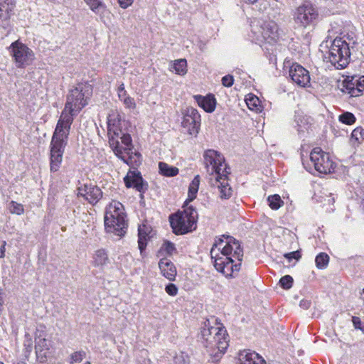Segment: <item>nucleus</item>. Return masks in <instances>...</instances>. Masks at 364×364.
Segmentation results:
<instances>
[{"mask_svg": "<svg viewBox=\"0 0 364 364\" xmlns=\"http://www.w3.org/2000/svg\"><path fill=\"white\" fill-rule=\"evenodd\" d=\"M215 247L221 250L223 257L215 259L216 269L223 274L239 272L243 257V250L238 240L230 235H223L215 240L211 249L210 254L213 258Z\"/></svg>", "mask_w": 364, "mask_h": 364, "instance_id": "nucleus-1", "label": "nucleus"}, {"mask_svg": "<svg viewBox=\"0 0 364 364\" xmlns=\"http://www.w3.org/2000/svg\"><path fill=\"white\" fill-rule=\"evenodd\" d=\"M198 341L208 349L210 358V364H218L228 347V333L223 326H213L207 319L203 323L198 335Z\"/></svg>", "mask_w": 364, "mask_h": 364, "instance_id": "nucleus-2", "label": "nucleus"}, {"mask_svg": "<svg viewBox=\"0 0 364 364\" xmlns=\"http://www.w3.org/2000/svg\"><path fill=\"white\" fill-rule=\"evenodd\" d=\"M72 119L65 114L58 119L50 143V169L56 172L60 167L65 146L68 144Z\"/></svg>", "mask_w": 364, "mask_h": 364, "instance_id": "nucleus-3", "label": "nucleus"}, {"mask_svg": "<svg viewBox=\"0 0 364 364\" xmlns=\"http://www.w3.org/2000/svg\"><path fill=\"white\" fill-rule=\"evenodd\" d=\"M92 94V87L87 82L78 83L76 87L70 89L59 119H61L65 114L71 118L73 122V117L88 104V100Z\"/></svg>", "mask_w": 364, "mask_h": 364, "instance_id": "nucleus-4", "label": "nucleus"}, {"mask_svg": "<svg viewBox=\"0 0 364 364\" xmlns=\"http://www.w3.org/2000/svg\"><path fill=\"white\" fill-rule=\"evenodd\" d=\"M349 44L342 38H336L329 48L328 57L331 63L337 69L346 68L350 62Z\"/></svg>", "mask_w": 364, "mask_h": 364, "instance_id": "nucleus-5", "label": "nucleus"}, {"mask_svg": "<svg viewBox=\"0 0 364 364\" xmlns=\"http://www.w3.org/2000/svg\"><path fill=\"white\" fill-rule=\"evenodd\" d=\"M204 164L207 172L210 173L213 178H223V176H227L230 174L228 166L225 164V158L218 151L209 149L204 153ZM216 181H219L216 179Z\"/></svg>", "mask_w": 364, "mask_h": 364, "instance_id": "nucleus-6", "label": "nucleus"}, {"mask_svg": "<svg viewBox=\"0 0 364 364\" xmlns=\"http://www.w3.org/2000/svg\"><path fill=\"white\" fill-rule=\"evenodd\" d=\"M9 50L18 68H24L31 65L35 58L33 51L19 41L13 42Z\"/></svg>", "mask_w": 364, "mask_h": 364, "instance_id": "nucleus-7", "label": "nucleus"}, {"mask_svg": "<svg viewBox=\"0 0 364 364\" xmlns=\"http://www.w3.org/2000/svg\"><path fill=\"white\" fill-rule=\"evenodd\" d=\"M310 161L314 168L321 173H329L334 171L336 165L328 154L321 148H314L310 154Z\"/></svg>", "mask_w": 364, "mask_h": 364, "instance_id": "nucleus-8", "label": "nucleus"}, {"mask_svg": "<svg viewBox=\"0 0 364 364\" xmlns=\"http://www.w3.org/2000/svg\"><path fill=\"white\" fill-rule=\"evenodd\" d=\"M318 15L316 8L311 3L306 2L296 9L293 16L296 24L306 27L317 18Z\"/></svg>", "mask_w": 364, "mask_h": 364, "instance_id": "nucleus-9", "label": "nucleus"}, {"mask_svg": "<svg viewBox=\"0 0 364 364\" xmlns=\"http://www.w3.org/2000/svg\"><path fill=\"white\" fill-rule=\"evenodd\" d=\"M126 215L124 213L123 205L121 203L114 201L108 205L105 215V227L106 231H113V224L116 219H125Z\"/></svg>", "mask_w": 364, "mask_h": 364, "instance_id": "nucleus-10", "label": "nucleus"}, {"mask_svg": "<svg viewBox=\"0 0 364 364\" xmlns=\"http://www.w3.org/2000/svg\"><path fill=\"white\" fill-rule=\"evenodd\" d=\"M340 86L342 92L348 94L350 97H358L364 92V75L359 78L346 79Z\"/></svg>", "mask_w": 364, "mask_h": 364, "instance_id": "nucleus-11", "label": "nucleus"}, {"mask_svg": "<svg viewBox=\"0 0 364 364\" xmlns=\"http://www.w3.org/2000/svg\"><path fill=\"white\" fill-rule=\"evenodd\" d=\"M169 220L173 232L176 235H183L196 228V225L189 223V220H186L181 213L171 215Z\"/></svg>", "mask_w": 364, "mask_h": 364, "instance_id": "nucleus-12", "label": "nucleus"}, {"mask_svg": "<svg viewBox=\"0 0 364 364\" xmlns=\"http://www.w3.org/2000/svg\"><path fill=\"white\" fill-rule=\"evenodd\" d=\"M77 196L83 197L91 205H95L103 197V193L98 186L85 183L77 188Z\"/></svg>", "mask_w": 364, "mask_h": 364, "instance_id": "nucleus-13", "label": "nucleus"}, {"mask_svg": "<svg viewBox=\"0 0 364 364\" xmlns=\"http://www.w3.org/2000/svg\"><path fill=\"white\" fill-rule=\"evenodd\" d=\"M289 75L292 81L300 87H304L310 82L309 71L298 63L292 64Z\"/></svg>", "mask_w": 364, "mask_h": 364, "instance_id": "nucleus-14", "label": "nucleus"}, {"mask_svg": "<svg viewBox=\"0 0 364 364\" xmlns=\"http://www.w3.org/2000/svg\"><path fill=\"white\" fill-rule=\"evenodd\" d=\"M124 181L127 188L133 187L141 193H144L148 187V184L144 182L139 171H129L124 178Z\"/></svg>", "mask_w": 364, "mask_h": 364, "instance_id": "nucleus-15", "label": "nucleus"}, {"mask_svg": "<svg viewBox=\"0 0 364 364\" xmlns=\"http://www.w3.org/2000/svg\"><path fill=\"white\" fill-rule=\"evenodd\" d=\"M311 121L312 119L311 117L304 115L302 112H295L294 127L299 135L302 136L309 131V129L311 125Z\"/></svg>", "mask_w": 364, "mask_h": 364, "instance_id": "nucleus-16", "label": "nucleus"}, {"mask_svg": "<svg viewBox=\"0 0 364 364\" xmlns=\"http://www.w3.org/2000/svg\"><path fill=\"white\" fill-rule=\"evenodd\" d=\"M240 364H265L266 362L262 356L255 351L244 350L239 354Z\"/></svg>", "mask_w": 364, "mask_h": 364, "instance_id": "nucleus-17", "label": "nucleus"}, {"mask_svg": "<svg viewBox=\"0 0 364 364\" xmlns=\"http://www.w3.org/2000/svg\"><path fill=\"white\" fill-rule=\"evenodd\" d=\"M218 179L219 181H216V178H210L211 185L218 187L220 191V197L222 199L229 198L232 195V189L228 183V176Z\"/></svg>", "mask_w": 364, "mask_h": 364, "instance_id": "nucleus-18", "label": "nucleus"}, {"mask_svg": "<svg viewBox=\"0 0 364 364\" xmlns=\"http://www.w3.org/2000/svg\"><path fill=\"white\" fill-rule=\"evenodd\" d=\"M159 267L161 274L170 281H173L176 275V269L173 264L168 259L163 258L159 262Z\"/></svg>", "mask_w": 364, "mask_h": 364, "instance_id": "nucleus-19", "label": "nucleus"}, {"mask_svg": "<svg viewBox=\"0 0 364 364\" xmlns=\"http://www.w3.org/2000/svg\"><path fill=\"white\" fill-rule=\"evenodd\" d=\"M195 99L198 105L202 107L206 112L211 113L215 109L216 100L213 95H208L205 97L196 95Z\"/></svg>", "mask_w": 364, "mask_h": 364, "instance_id": "nucleus-20", "label": "nucleus"}, {"mask_svg": "<svg viewBox=\"0 0 364 364\" xmlns=\"http://www.w3.org/2000/svg\"><path fill=\"white\" fill-rule=\"evenodd\" d=\"M261 34L265 39L276 41L279 36L278 26L274 21H268L264 23V24L261 26Z\"/></svg>", "mask_w": 364, "mask_h": 364, "instance_id": "nucleus-21", "label": "nucleus"}, {"mask_svg": "<svg viewBox=\"0 0 364 364\" xmlns=\"http://www.w3.org/2000/svg\"><path fill=\"white\" fill-rule=\"evenodd\" d=\"M14 7V0H0V20L6 21L9 19Z\"/></svg>", "mask_w": 364, "mask_h": 364, "instance_id": "nucleus-22", "label": "nucleus"}, {"mask_svg": "<svg viewBox=\"0 0 364 364\" xmlns=\"http://www.w3.org/2000/svg\"><path fill=\"white\" fill-rule=\"evenodd\" d=\"M150 233V228L146 225H139L138 228V245L141 253L145 250Z\"/></svg>", "mask_w": 364, "mask_h": 364, "instance_id": "nucleus-23", "label": "nucleus"}, {"mask_svg": "<svg viewBox=\"0 0 364 364\" xmlns=\"http://www.w3.org/2000/svg\"><path fill=\"white\" fill-rule=\"evenodd\" d=\"M200 185V176L196 175L191 182L188 187V198L185 200V204L193 201L197 196Z\"/></svg>", "mask_w": 364, "mask_h": 364, "instance_id": "nucleus-24", "label": "nucleus"}, {"mask_svg": "<svg viewBox=\"0 0 364 364\" xmlns=\"http://www.w3.org/2000/svg\"><path fill=\"white\" fill-rule=\"evenodd\" d=\"M181 124L183 128L186 129L190 135L196 136L199 132L200 122H196L193 119L183 117Z\"/></svg>", "mask_w": 364, "mask_h": 364, "instance_id": "nucleus-25", "label": "nucleus"}, {"mask_svg": "<svg viewBox=\"0 0 364 364\" xmlns=\"http://www.w3.org/2000/svg\"><path fill=\"white\" fill-rule=\"evenodd\" d=\"M112 223L114 230L107 231V232L113 233L114 235L120 237L125 235L127 229V223L125 219H115L114 222Z\"/></svg>", "mask_w": 364, "mask_h": 364, "instance_id": "nucleus-26", "label": "nucleus"}, {"mask_svg": "<svg viewBox=\"0 0 364 364\" xmlns=\"http://www.w3.org/2000/svg\"><path fill=\"white\" fill-rule=\"evenodd\" d=\"M184 210L181 213L186 220H189V223L194 224L196 225L198 220V213L195 208L192 205H188V204L183 205Z\"/></svg>", "mask_w": 364, "mask_h": 364, "instance_id": "nucleus-27", "label": "nucleus"}, {"mask_svg": "<svg viewBox=\"0 0 364 364\" xmlns=\"http://www.w3.org/2000/svg\"><path fill=\"white\" fill-rule=\"evenodd\" d=\"M94 265L96 267H103L109 262L107 252L100 249L95 252L94 257Z\"/></svg>", "mask_w": 364, "mask_h": 364, "instance_id": "nucleus-28", "label": "nucleus"}, {"mask_svg": "<svg viewBox=\"0 0 364 364\" xmlns=\"http://www.w3.org/2000/svg\"><path fill=\"white\" fill-rule=\"evenodd\" d=\"M159 168L160 174L166 177H173L178 173V168L177 167L170 166L165 162L159 163Z\"/></svg>", "mask_w": 364, "mask_h": 364, "instance_id": "nucleus-29", "label": "nucleus"}, {"mask_svg": "<svg viewBox=\"0 0 364 364\" xmlns=\"http://www.w3.org/2000/svg\"><path fill=\"white\" fill-rule=\"evenodd\" d=\"M187 63L185 59H179L175 60L172 68L174 70L176 74L183 75L187 72Z\"/></svg>", "mask_w": 364, "mask_h": 364, "instance_id": "nucleus-30", "label": "nucleus"}, {"mask_svg": "<svg viewBox=\"0 0 364 364\" xmlns=\"http://www.w3.org/2000/svg\"><path fill=\"white\" fill-rule=\"evenodd\" d=\"M267 202H268L269 206L272 210H278L284 204L283 200H282L280 196L278 194H274V195L268 196Z\"/></svg>", "mask_w": 364, "mask_h": 364, "instance_id": "nucleus-31", "label": "nucleus"}, {"mask_svg": "<svg viewBox=\"0 0 364 364\" xmlns=\"http://www.w3.org/2000/svg\"><path fill=\"white\" fill-rule=\"evenodd\" d=\"M7 208L11 214L21 215L24 213L23 205L14 200L9 203Z\"/></svg>", "mask_w": 364, "mask_h": 364, "instance_id": "nucleus-32", "label": "nucleus"}, {"mask_svg": "<svg viewBox=\"0 0 364 364\" xmlns=\"http://www.w3.org/2000/svg\"><path fill=\"white\" fill-rule=\"evenodd\" d=\"M329 257L326 253H319L315 259L316 265L318 269H324L328 264Z\"/></svg>", "mask_w": 364, "mask_h": 364, "instance_id": "nucleus-33", "label": "nucleus"}, {"mask_svg": "<svg viewBox=\"0 0 364 364\" xmlns=\"http://www.w3.org/2000/svg\"><path fill=\"white\" fill-rule=\"evenodd\" d=\"M246 104L247 107L252 109L258 111L259 109L260 101L257 97L254 95L250 94L247 95L246 100Z\"/></svg>", "mask_w": 364, "mask_h": 364, "instance_id": "nucleus-34", "label": "nucleus"}, {"mask_svg": "<svg viewBox=\"0 0 364 364\" xmlns=\"http://www.w3.org/2000/svg\"><path fill=\"white\" fill-rule=\"evenodd\" d=\"M119 100L123 102L126 108L134 109L136 107V103L134 98L129 97L127 92L119 94L118 95Z\"/></svg>", "mask_w": 364, "mask_h": 364, "instance_id": "nucleus-35", "label": "nucleus"}, {"mask_svg": "<svg viewBox=\"0 0 364 364\" xmlns=\"http://www.w3.org/2000/svg\"><path fill=\"white\" fill-rule=\"evenodd\" d=\"M351 140H354L358 144L364 140V129L361 127H356L351 133Z\"/></svg>", "mask_w": 364, "mask_h": 364, "instance_id": "nucleus-36", "label": "nucleus"}, {"mask_svg": "<svg viewBox=\"0 0 364 364\" xmlns=\"http://www.w3.org/2000/svg\"><path fill=\"white\" fill-rule=\"evenodd\" d=\"M355 119L354 114L348 112H346L339 116V121L348 125H351L355 123Z\"/></svg>", "mask_w": 364, "mask_h": 364, "instance_id": "nucleus-37", "label": "nucleus"}, {"mask_svg": "<svg viewBox=\"0 0 364 364\" xmlns=\"http://www.w3.org/2000/svg\"><path fill=\"white\" fill-rule=\"evenodd\" d=\"M85 1L90 6L91 10L95 13H99L104 7L102 0H85Z\"/></svg>", "mask_w": 364, "mask_h": 364, "instance_id": "nucleus-38", "label": "nucleus"}, {"mask_svg": "<svg viewBox=\"0 0 364 364\" xmlns=\"http://www.w3.org/2000/svg\"><path fill=\"white\" fill-rule=\"evenodd\" d=\"M183 117L193 119L196 121V122H200V115L199 114L198 110L195 108H188Z\"/></svg>", "mask_w": 364, "mask_h": 364, "instance_id": "nucleus-39", "label": "nucleus"}, {"mask_svg": "<svg viewBox=\"0 0 364 364\" xmlns=\"http://www.w3.org/2000/svg\"><path fill=\"white\" fill-rule=\"evenodd\" d=\"M85 352L83 350L75 351L70 355L69 363L73 364L75 363H80L85 357Z\"/></svg>", "mask_w": 364, "mask_h": 364, "instance_id": "nucleus-40", "label": "nucleus"}, {"mask_svg": "<svg viewBox=\"0 0 364 364\" xmlns=\"http://www.w3.org/2000/svg\"><path fill=\"white\" fill-rule=\"evenodd\" d=\"M36 353L38 361L42 364H44L47 362V358L49 355L50 350L36 349Z\"/></svg>", "mask_w": 364, "mask_h": 364, "instance_id": "nucleus-41", "label": "nucleus"}, {"mask_svg": "<svg viewBox=\"0 0 364 364\" xmlns=\"http://www.w3.org/2000/svg\"><path fill=\"white\" fill-rule=\"evenodd\" d=\"M293 282V278L290 275H285L280 279L279 284L283 289H289L291 287Z\"/></svg>", "mask_w": 364, "mask_h": 364, "instance_id": "nucleus-42", "label": "nucleus"}, {"mask_svg": "<svg viewBox=\"0 0 364 364\" xmlns=\"http://www.w3.org/2000/svg\"><path fill=\"white\" fill-rule=\"evenodd\" d=\"M36 349L50 350V343L46 338H36Z\"/></svg>", "mask_w": 364, "mask_h": 364, "instance_id": "nucleus-43", "label": "nucleus"}, {"mask_svg": "<svg viewBox=\"0 0 364 364\" xmlns=\"http://www.w3.org/2000/svg\"><path fill=\"white\" fill-rule=\"evenodd\" d=\"M122 140V143L124 144L127 147L124 149V151H127V154H129V151L132 150L131 146H132V137L129 134H122L120 136Z\"/></svg>", "mask_w": 364, "mask_h": 364, "instance_id": "nucleus-44", "label": "nucleus"}, {"mask_svg": "<svg viewBox=\"0 0 364 364\" xmlns=\"http://www.w3.org/2000/svg\"><path fill=\"white\" fill-rule=\"evenodd\" d=\"M188 361V355L183 352L176 354L173 358L174 364H186Z\"/></svg>", "mask_w": 364, "mask_h": 364, "instance_id": "nucleus-45", "label": "nucleus"}, {"mask_svg": "<svg viewBox=\"0 0 364 364\" xmlns=\"http://www.w3.org/2000/svg\"><path fill=\"white\" fill-rule=\"evenodd\" d=\"M25 341H24V350H25V356L28 357L30 353L32 350V339L28 333L25 335Z\"/></svg>", "mask_w": 364, "mask_h": 364, "instance_id": "nucleus-46", "label": "nucleus"}, {"mask_svg": "<svg viewBox=\"0 0 364 364\" xmlns=\"http://www.w3.org/2000/svg\"><path fill=\"white\" fill-rule=\"evenodd\" d=\"M161 249L164 250L168 255H170L176 251L175 245L170 241H166L163 244Z\"/></svg>", "mask_w": 364, "mask_h": 364, "instance_id": "nucleus-47", "label": "nucleus"}, {"mask_svg": "<svg viewBox=\"0 0 364 364\" xmlns=\"http://www.w3.org/2000/svg\"><path fill=\"white\" fill-rule=\"evenodd\" d=\"M352 322L355 329L360 330L364 334V323L361 321L360 318L357 316L352 317Z\"/></svg>", "mask_w": 364, "mask_h": 364, "instance_id": "nucleus-48", "label": "nucleus"}, {"mask_svg": "<svg viewBox=\"0 0 364 364\" xmlns=\"http://www.w3.org/2000/svg\"><path fill=\"white\" fill-rule=\"evenodd\" d=\"M221 81L223 86L230 87L234 83V77L231 75H226L222 77Z\"/></svg>", "mask_w": 364, "mask_h": 364, "instance_id": "nucleus-49", "label": "nucleus"}, {"mask_svg": "<svg viewBox=\"0 0 364 364\" xmlns=\"http://www.w3.org/2000/svg\"><path fill=\"white\" fill-rule=\"evenodd\" d=\"M166 292L170 296H176L178 293V288L176 284L170 283L166 286Z\"/></svg>", "mask_w": 364, "mask_h": 364, "instance_id": "nucleus-50", "label": "nucleus"}, {"mask_svg": "<svg viewBox=\"0 0 364 364\" xmlns=\"http://www.w3.org/2000/svg\"><path fill=\"white\" fill-rule=\"evenodd\" d=\"M112 120L110 119H108V134H111L112 132H113V135L116 136H119V135L122 134V130H118L117 128L114 127V124H111Z\"/></svg>", "mask_w": 364, "mask_h": 364, "instance_id": "nucleus-51", "label": "nucleus"}, {"mask_svg": "<svg viewBox=\"0 0 364 364\" xmlns=\"http://www.w3.org/2000/svg\"><path fill=\"white\" fill-rule=\"evenodd\" d=\"M284 257L288 259V260L290 262L292 259H295L296 260H299L301 255L299 251H294L291 252L286 253L284 255Z\"/></svg>", "mask_w": 364, "mask_h": 364, "instance_id": "nucleus-52", "label": "nucleus"}, {"mask_svg": "<svg viewBox=\"0 0 364 364\" xmlns=\"http://www.w3.org/2000/svg\"><path fill=\"white\" fill-rule=\"evenodd\" d=\"M134 0H118L119 6L123 9H127L131 6Z\"/></svg>", "mask_w": 364, "mask_h": 364, "instance_id": "nucleus-53", "label": "nucleus"}, {"mask_svg": "<svg viewBox=\"0 0 364 364\" xmlns=\"http://www.w3.org/2000/svg\"><path fill=\"white\" fill-rule=\"evenodd\" d=\"M311 301L307 299H302L299 303L300 307H301L304 309H308L311 306Z\"/></svg>", "mask_w": 364, "mask_h": 364, "instance_id": "nucleus-54", "label": "nucleus"}, {"mask_svg": "<svg viewBox=\"0 0 364 364\" xmlns=\"http://www.w3.org/2000/svg\"><path fill=\"white\" fill-rule=\"evenodd\" d=\"M118 144H119V142H118V141H117V146H116V147H115V148H114V152H115L116 155H117L119 158L122 159L125 163L128 164V161H127L125 159H124V157H123V156H121V154H122V150L119 148Z\"/></svg>", "mask_w": 364, "mask_h": 364, "instance_id": "nucleus-55", "label": "nucleus"}, {"mask_svg": "<svg viewBox=\"0 0 364 364\" xmlns=\"http://www.w3.org/2000/svg\"><path fill=\"white\" fill-rule=\"evenodd\" d=\"M5 246H6V242L4 241L2 245L0 247V257L1 258H3L4 257V253H5V250H6Z\"/></svg>", "mask_w": 364, "mask_h": 364, "instance_id": "nucleus-56", "label": "nucleus"}, {"mask_svg": "<svg viewBox=\"0 0 364 364\" xmlns=\"http://www.w3.org/2000/svg\"><path fill=\"white\" fill-rule=\"evenodd\" d=\"M117 92H118V95L119 94H123V92H127V91L125 90L124 89V83H122L119 87H118V90H117Z\"/></svg>", "mask_w": 364, "mask_h": 364, "instance_id": "nucleus-57", "label": "nucleus"}, {"mask_svg": "<svg viewBox=\"0 0 364 364\" xmlns=\"http://www.w3.org/2000/svg\"><path fill=\"white\" fill-rule=\"evenodd\" d=\"M4 300L2 297V294L0 292V312L3 309Z\"/></svg>", "mask_w": 364, "mask_h": 364, "instance_id": "nucleus-58", "label": "nucleus"}, {"mask_svg": "<svg viewBox=\"0 0 364 364\" xmlns=\"http://www.w3.org/2000/svg\"><path fill=\"white\" fill-rule=\"evenodd\" d=\"M245 2H248V3H250V4H254L255 3L257 0H244Z\"/></svg>", "mask_w": 364, "mask_h": 364, "instance_id": "nucleus-59", "label": "nucleus"}, {"mask_svg": "<svg viewBox=\"0 0 364 364\" xmlns=\"http://www.w3.org/2000/svg\"><path fill=\"white\" fill-rule=\"evenodd\" d=\"M134 155L136 156L138 158L141 156V154L139 153H134Z\"/></svg>", "mask_w": 364, "mask_h": 364, "instance_id": "nucleus-60", "label": "nucleus"}, {"mask_svg": "<svg viewBox=\"0 0 364 364\" xmlns=\"http://www.w3.org/2000/svg\"><path fill=\"white\" fill-rule=\"evenodd\" d=\"M303 165H304V166L305 167V168L307 170V168H306V166H305V163H304V161H303Z\"/></svg>", "mask_w": 364, "mask_h": 364, "instance_id": "nucleus-61", "label": "nucleus"}, {"mask_svg": "<svg viewBox=\"0 0 364 364\" xmlns=\"http://www.w3.org/2000/svg\"><path fill=\"white\" fill-rule=\"evenodd\" d=\"M85 364H91L90 362H86Z\"/></svg>", "mask_w": 364, "mask_h": 364, "instance_id": "nucleus-62", "label": "nucleus"}, {"mask_svg": "<svg viewBox=\"0 0 364 364\" xmlns=\"http://www.w3.org/2000/svg\"><path fill=\"white\" fill-rule=\"evenodd\" d=\"M18 364H26L25 363L23 362H21V363H18Z\"/></svg>", "mask_w": 364, "mask_h": 364, "instance_id": "nucleus-63", "label": "nucleus"}, {"mask_svg": "<svg viewBox=\"0 0 364 364\" xmlns=\"http://www.w3.org/2000/svg\"><path fill=\"white\" fill-rule=\"evenodd\" d=\"M0 364H4L3 362L0 361Z\"/></svg>", "mask_w": 364, "mask_h": 364, "instance_id": "nucleus-64", "label": "nucleus"}]
</instances>
